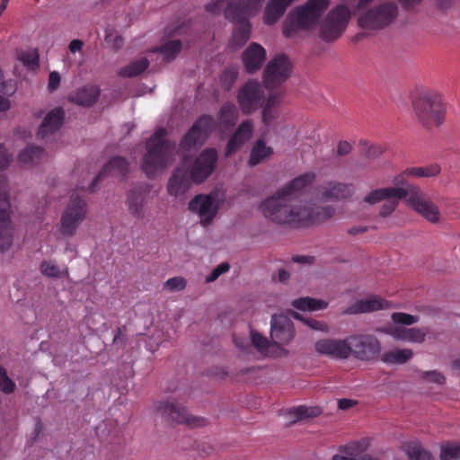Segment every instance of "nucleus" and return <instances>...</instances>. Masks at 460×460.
Wrapping results in <instances>:
<instances>
[{
  "label": "nucleus",
  "mask_w": 460,
  "mask_h": 460,
  "mask_svg": "<svg viewBox=\"0 0 460 460\" xmlns=\"http://www.w3.org/2000/svg\"><path fill=\"white\" fill-rule=\"evenodd\" d=\"M314 177V173L306 172L289 181L261 202L260 209L262 215L273 223L297 228L317 226L332 218L335 213L332 206L312 207L289 202L290 198L304 190Z\"/></svg>",
  "instance_id": "1"
},
{
  "label": "nucleus",
  "mask_w": 460,
  "mask_h": 460,
  "mask_svg": "<svg viewBox=\"0 0 460 460\" xmlns=\"http://www.w3.org/2000/svg\"><path fill=\"white\" fill-rule=\"evenodd\" d=\"M217 161V153L213 148L205 149L191 164L190 171L186 169L188 158L183 157L168 183V192L178 196L184 193L191 182L200 183L206 180L215 169Z\"/></svg>",
  "instance_id": "2"
},
{
  "label": "nucleus",
  "mask_w": 460,
  "mask_h": 460,
  "mask_svg": "<svg viewBox=\"0 0 460 460\" xmlns=\"http://www.w3.org/2000/svg\"><path fill=\"white\" fill-rule=\"evenodd\" d=\"M330 4L331 0H307L304 4L294 8L283 22V36L294 39L298 37L301 31L315 28Z\"/></svg>",
  "instance_id": "3"
},
{
  "label": "nucleus",
  "mask_w": 460,
  "mask_h": 460,
  "mask_svg": "<svg viewBox=\"0 0 460 460\" xmlns=\"http://www.w3.org/2000/svg\"><path fill=\"white\" fill-rule=\"evenodd\" d=\"M373 0H343L331 9L321 24L319 37L325 42L338 40L345 31L353 13L364 11Z\"/></svg>",
  "instance_id": "4"
},
{
  "label": "nucleus",
  "mask_w": 460,
  "mask_h": 460,
  "mask_svg": "<svg viewBox=\"0 0 460 460\" xmlns=\"http://www.w3.org/2000/svg\"><path fill=\"white\" fill-rule=\"evenodd\" d=\"M166 130L158 128L146 141V154L141 167L148 178H153L171 165L175 155V145L166 139Z\"/></svg>",
  "instance_id": "5"
},
{
  "label": "nucleus",
  "mask_w": 460,
  "mask_h": 460,
  "mask_svg": "<svg viewBox=\"0 0 460 460\" xmlns=\"http://www.w3.org/2000/svg\"><path fill=\"white\" fill-rule=\"evenodd\" d=\"M419 121L428 128L440 126L446 117V106L441 95L433 90L421 89L412 101Z\"/></svg>",
  "instance_id": "6"
},
{
  "label": "nucleus",
  "mask_w": 460,
  "mask_h": 460,
  "mask_svg": "<svg viewBox=\"0 0 460 460\" xmlns=\"http://www.w3.org/2000/svg\"><path fill=\"white\" fill-rule=\"evenodd\" d=\"M266 0H212L206 5L211 13L224 11L229 20H247L256 16Z\"/></svg>",
  "instance_id": "7"
},
{
  "label": "nucleus",
  "mask_w": 460,
  "mask_h": 460,
  "mask_svg": "<svg viewBox=\"0 0 460 460\" xmlns=\"http://www.w3.org/2000/svg\"><path fill=\"white\" fill-rule=\"evenodd\" d=\"M392 320L395 324L379 328L378 331L393 337L395 341H408L411 343H422L427 332L421 328H406L402 325H411L419 322V316L406 313H394Z\"/></svg>",
  "instance_id": "8"
},
{
  "label": "nucleus",
  "mask_w": 460,
  "mask_h": 460,
  "mask_svg": "<svg viewBox=\"0 0 460 460\" xmlns=\"http://www.w3.org/2000/svg\"><path fill=\"white\" fill-rule=\"evenodd\" d=\"M371 4L358 13V22L366 30H380L391 24L398 15L397 5L393 2L383 3L374 8Z\"/></svg>",
  "instance_id": "9"
},
{
  "label": "nucleus",
  "mask_w": 460,
  "mask_h": 460,
  "mask_svg": "<svg viewBox=\"0 0 460 460\" xmlns=\"http://www.w3.org/2000/svg\"><path fill=\"white\" fill-rule=\"evenodd\" d=\"M405 189L408 191L406 201L415 212L431 224L440 221L441 213L438 207L429 199L419 187L411 185Z\"/></svg>",
  "instance_id": "10"
},
{
  "label": "nucleus",
  "mask_w": 460,
  "mask_h": 460,
  "mask_svg": "<svg viewBox=\"0 0 460 460\" xmlns=\"http://www.w3.org/2000/svg\"><path fill=\"white\" fill-rule=\"evenodd\" d=\"M86 216V205L78 195H72L69 205L64 210L60 221V232L64 236L71 237Z\"/></svg>",
  "instance_id": "11"
},
{
  "label": "nucleus",
  "mask_w": 460,
  "mask_h": 460,
  "mask_svg": "<svg viewBox=\"0 0 460 460\" xmlns=\"http://www.w3.org/2000/svg\"><path fill=\"white\" fill-rule=\"evenodd\" d=\"M214 128L215 123L211 116H201L181 139V151L190 152L192 149H197L205 142Z\"/></svg>",
  "instance_id": "12"
},
{
  "label": "nucleus",
  "mask_w": 460,
  "mask_h": 460,
  "mask_svg": "<svg viewBox=\"0 0 460 460\" xmlns=\"http://www.w3.org/2000/svg\"><path fill=\"white\" fill-rule=\"evenodd\" d=\"M292 65L285 54L275 56L266 66L263 72V83L271 89L280 85L290 76Z\"/></svg>",
  "instance_id": "13"
},
{
  "label": "nucleus",
  "mask_w": 460,
  "mask_h": 460,
  "mask_svg": "<svg viewBox=\"0 0 460 460\" xmlns=\"http://www.w3.org/2000/svg\"><path fill=\"white\" fill-rule=\"evenodd\" d=\"M157 413L167 421L177 424L184 423L190 427H202L206 420L190 414L183 407L172 402H162L157 408Z\"/></svg>",
  "instance_id": "14"
},
{
  "label": "nucleus",
  "mask_w": 460,
  "mask_h": 460,
  "mask_svg": "<svg viewBox=\"0 0 460 460\" xmlns=\"http://www.w3.org/2000/svg\"><path fill=\"white\" fill-rule=\"evenodd\" d=\"M348 342L351 348V354L363 360L373 359L381 350L378 340L373 335L350 336Z\"/></svg>",
  "instance_id": "15"
},
{
  "label": "nucleus",
  "mask_w": 460,
  "mask_h": 460,
  "mask_svg": "<svg viewBox=\"0 0 460 460\" xmlns=\"http://www.w3.org/2000/svg\"><path fill=\"white\" fill-rule=\"evenodd\" d=\"M220 199L216 194L198 195L190 203L189 209L197 213L203 225L208 224L216 216L219 206Z\"/></svg>",
  "instance_id": "16"
},
{
  "label": "nucleus",
  "mask_w": 460,
  "mask_h": 460,
  "mask_svg": "<svg viewBox=\"0 0 460 460\" xmlns=\"http://www.w3.org/2000/svg\"><path fill=\"white\" fill-rule=\"evenodd\" d=\"M292 321L286 315H273L270 321V338L277 347L288 345L295 338Z\"/></svg>",
  "instance_id": "17"
},
{
  "label": "nucleus",
  "mask_w": 460,
  "mask_h": 460,
  "mask_svg": "<svg viewBox=\"0 0 460 460\" xmlns=\"http://www.w3.org/2000/svg\"><path fill=\"white\" fill-rule=\"evenodd\" d=\"M11 204L5 190H0V252L7 251L13 243Z\"/></svg>",
  "instance_id": "18"
},
{
  "label": "nucleus",
  "mask_w": 460,
  "mask_h": 460,
  "mask_svg": "<svg viewBox=\"0 0 460 460\" xmlns=\"http://www.w3.org/2000/svg\"><path fill=\"white\" fill-rule=\"evenodd\" d=\"M263 91L259 82L251 80L239 91L238 103L244 114H250L261 105Z\"/></svg>",
  "instance_id": "19"
},
{
  "label": "nucleus",
  "mask_w": 460,
  "mask_h": 460,
  "mask_svg": "<svg viewBox=\"0 0 460 460\" xmlns=\"http://www.w3.org/2000/svg\"><path fill=\"white\" fill-rule=\"evenodd\" d=\"M315 351L323 356L333 358H348L351 355V348L345 340L323 339L314 343Z\"/></svg>",
  "instance_id": "20"
},
{
  "label": "nucleus",
  "mask_w": 460,
  "mask_h": 460,
  "mask_svg": "<svg viewBox=\"0 0 460 460\" xmlns=\"http://www.w3.org/2000/svg\"><path fill=\"white\" fill-rule=\"evenodd\" d=\"M266 49L257 42H252L242 54V61L247 73L261 69L266 60Z\"/></svg>",
  "instance_id": "21"
},
{
  "label": "nucleus",
  "mask_w": 460,
  "mask_h": 460,
  "mask_svg": "<svg viewBox=\"0 0 460 460\" xmlns=\"http://www.w3.org/2000/svg\"><path fill=\"white\" fill-rule=\"evenodd\" d=\"M353 192L351 184L338 181H328L318 188V197L324 201L348 199Z\"/></svg>",
  "instance_id": "22"
},
{
  "label": "nucleus",
  "mask_w": 460,
  "mask_h": 460,
  "mask_svg": "<svg viewBox=\"0 0 460 460\" xmlns=\"http://www.w3.org/2000/svg\"><path fill=\"white\" fill-rule=\"evenodd\" d=\"M390 303L377 296H369L364 299L356 301L352 305L343 311L345 314H356L370 313L376 310L389 308Z\"/></svg>",
  "instance_id": "23"
},
{
  "label": "nucleus",
  "mask_w": 460,
  "mask_h": 460,
  "mask_svg": "<svg viewBox=\"0 0 460 460\" xmlns=\"http://www.w3.org/2000/svg\"><path fill=\"white\" fill-rule=\"evenodd\" d=\"M294 0H268L263 10V22L266 25L275 24L286 13L287 8Z\"/></svg>",
  "instance_id": "24"
},
{
  "label": "nucleus",
  "mask_w": 460,
  "mask_h": 460,
  "mask_svg": "<svg viewBox=\"0 0 460 460\" xmlns=\"http://www.w3.org/2000/svg\"><path fill=\"white\" fill-rule=\"evenodd\" d=\"M64 115L65 112L61 108H56L50 111L40 126L38 136L44 138L49 134L58 130L63 124Z\"/></svg>",
  "instance_id": "25"
},
{
  "label": "nucleus",
  "mask_w": 460,
  "mask_h": 460,
  "mask_svg": "<svg viewBox=\"0 0 460 460\" xmlns=\"http://www.w3.org/2000/svg\"><path fill=\"white\" fill-rule=\"evenodd\" d=\"M253 125L252 121L246 120L243 122L234 136L229 140L226 146V155H230L238 150L252 137Z\"/></svg>",
  "instance_id": "26"
},
{
  "label": "nucleus",
  "mask_w": 460,
  "mask_h": 460,
  "mask_svg": "<svg viewBox=\"0 0 460 460\" xmlns=\"http://www.w3.org/2000/svg\"><path fill=\"white\" fill-rule=\"evenodd\" d=\"M236 23L231 40L229 48L235 50L243 47L250 39L252 25L247 20H232Z\"/></svg>",
  "instance_id": "27"
},
{
  "label": "nucleus",
  "mask_w": 460,
  "mask_h": 460,
  "mask_svg": "<svg viewBox=\"0 0 460 460\" xmlns=\"http://www.w3.org/2000/svg\"><path fill=\"white\" fill-rule=\"evenodd\" d=\"M100 89L95 85H85L69 96V100L80 106H91L98 99Z\"/></svg>",
  "instance_id": "28"
},
{
  "label": "nucleus",
  "mask_w": 460,
  "mask_h": 460,
  "mask_svg": "<svg viewBox=\"0 0 460 460\" xmlns=\"http://www.w3.org/2000/svg\"><path fill=\"white\" fill-rule=\"evenodd\" d=\"M407 190L405 188L400 187H389V188H381L372 190L368 193L365 198V202L374 205L384 200L386 198L391 197H399V198H406L407 197Z\"/></svg>",
  "instance_id": "29"
},
{
  "label": "nucleus",
  "mask_w": 460,
  "mask_h": 460,
  "mask_svg": "<svg viewBox=\"0 0 460 460\" xmlns=\"http://www.w3.org/2000/svg\"><path fill=\"white\" fill-rule=\"evenodd\" d=\"M128 169V164L124 158L113 157L103 166L99 175L93 181L92 185L93 187L102 177L108 174L125 175Z\"/></svg>",
  "instance_id": "30"
},
{
  "label": "nucleus",
  "mask_w": 460,
  "mask_h": 460,
  "mask_svg": "<svg viewBox=\"0 0 460 460\" xmlns=\"http://www.w3.org/2000/svg\"><path fill=\"white\" fill-rule=\"evenodd\" d=\"M127 204L128 212L133 217L143 219L146 217V199L144 194L137 192L128 193Z\"/></svg>",
  "instance_id": "31"
},
{
  "label": "nucleus",
  "mask_w": 460,
  "mask_h": 460,
  "mask_svg": "<svg viewBox=\"0 0 460 460\" xmlns=\"http://www.w3.org/2000/svg\"><path fill=\"white\" fill-rule=\"evenodd\" d=\"M272 154V147L266 146L263 140L259 139L254 143L252 148L249 164L251 166H255L264 160L270 158Z\"/></svg>",
  "instance_id": "32"
},
{
  "label": "nucleus",
  "mask_w": 460,
  "mask_h": 460,
  "mask_svg": "<svg viewBox=\"0 0 460 460\" xmlns=\"http://www.w3.org/2000/svg\"><path fill=\"white\" fill-rule=\"evenodd\" d=\"M412 357L413 351L411 349H395L383 353L381 359L386 364L402 365L409 361Z\"/></svg>",
  "instance_id": "33"
},
{
  "label": "nucleus",
  "mask_w": 460,
  "mask_h": 460,
  "mask_svg": "<svg viewBox=\"0 0 460 460\" xmlns=\"http://www.w3.org/2000/svg\"><path fill=\"white\" fill-rule=\"evenodd\" d=\"M238 117V111L234 104L227 102L225 103L219 113V127L225 132L226 129L232 128Z\"/></svg>",
  "instance_id": "34"
},
{
  "label": "nucleus",
  "mask_w": 460,
  "mask_h": 460,
  "mask_svg": "<svg viewBox=\"0 0 460 460\" xmlns=\"http://www.w3.org/2000/svg\"><path fill=\"white\" fill-rule=\"evenodd\" d=\"M292 306L301 311H318L325 309L328 303L322 299H315L309 296L295 299L291 303Z\"/></svg>",
  "instance_id": "35"
},
{
  "label": "nucleus",
  "mask_w": 460,
  "mask_h": 460,
  "mask_svg": "<svg viewBox=\"0 0 460 460\" xmlns=\"http://www.w3.org/2000/svg\"><path fill=\"white\" fill-rule=\"evenodd\" d=\"M322 411V409L318 406L301 405L288 410V415L290 419L296 422L302 420L315 418L319 416Z\"/></svg>",
  "instance_id": "36"
},
{
  "label": "nucleus",
  "mask_w": 460,
  "mask_h": 460,
  "mask_svg": "<svg viewBox=\"0 0 460 460\" xmlns=\"http://www.w3.org/2000/svg\"><path fill=\"white\" fill-rule=\"evenodd\" d=\"M440 172L441 166L438 164L406 168V173L411 176V178L436 177L440 173Z\"/></svg>",
  "instance_id": "37"
},
{
  "label": "nucleus",
  "mask_w": 460,
  "mask_h": 460,
  "mask_svg": "<svg viewBox=\"0 0 460 460\" xmlns=\"http://www.w3.org/2000/svg\"><path fill=\"white\" fill-rule=\"evenodd\" d=\"M44 151L37 146H29L19 154L18 162L22 165L35 164L43 159Z\"/></svg>",
  "instance_id": "38"
},
{
  "label": "nucleus",
  "mask_w": 460,
  "mask_h": 460,
  "mask_svg": "<svg viewBox=\"0 0 460 460\" xmlns=\"http://www.w3.org/2000/svg\"><path fill=\"white\" fill-rule=\"evenodd\" d=\"M149 66V61L146 58H141L122 67L119 75L122 77H134L143 73Z\"/></svg>",
  "instance_id": "39"
},
{
  "label": "nucleus",
  "mask_w": 460,
  "mask_h": 460,
  "mask_svg": "<svg viewBox=\"0 0 460 460\" xmlns=\"http://www.w3.org/2000/svg\"><path fill=\"white\" fill-rule=\"evenodd\" d=\"M251 342L253 348L263 356H270V349L275 346L272 341L270 342L266 337L261 333L251 330L250 332Z\"/></svg>",
  "instance_id": "40"
},
{
  "label": "nucleus",
  "mask_w": 460,
  "mask_h": 460,
  "mask_svg": "<svg viewBox=\"0 0 460 460\" xmlns=\"http://www.w3.org/2000/svg\"><path fill=\"white\" fill-rule=\"evenodd\" d=\"M16 57L28 68H35L39 66V53L34 49H18Z\"/></svg>",
  "instance_id": "41"
},
{
  "label": "nucleus",
  "mask_w": 460,
  "mask_h": 460,
  "mask_svg": "<svg viewBox=\"0 0 460 460\" xmlns=\"http://www.w3.org/2000/svg\"><path fill=\"white\" fill-rule=\"evenodd\" d=\"M404 450L410 460H432L430 453L418 442L408 443Z\"/></svg>",
  "instance_id": "42"
},
{
  "label": "nucleus",
  "mask_w": 460,
  "mask_h": 460,
  "mask_svg": "<svg viewBox=\"0 0 460 460\" xmlns=\"http://www.w3.org/2000/svg\"><path fill=\"white\" fill-rule=\"evenodd\" d=\"M40 270L42 275L49 278H60L68 274L67 269L61 270L57 263L52 261H43L40 265Z\"/></svg>",
  "instance_id": "43"
},
{
  "label": "nucleus",
  "mask_w": 460,
  "mask_h": 460,
  "mask_svg": "<svg viewBox=\"0 0 460 460\" xmlns=\"http://www.w3.org/2000/svg\"><path fill=\"white\" fill-rule=\"evenodd\" d=\"M460 459V444L457 442H447L440 447V460Z\"/></svg>",
  "instance_id": "44"
},
{
  "label": "nucleus",
  "mask_w": 460,
  "mask_h": 460,
  "mask_svg": "<svg viewBox=\"0 0 460 460\" xmlns=\"http://www.w3.org/2000/svg\"><path fill=\"white\" fill-rule=\"evenodd\" d=\"M181 49V43L178 40H172L164 43L160 49L159 51L164 57V59L166 61H170L175 58L178 53Z\"/></svg>",
  "instance_id": "45"
},
{
  "label": "nucleus",
  "mask_w": 460,
  "mask_h": 460,
  "mask_svg": "<svg viewBox=\"0 0 460 460\" xmlns=\"http://www.w3.org/2000/svg\"><path fill=\"white\" fill-rule=\"evenodd\" d=\"M11 162V155H8L6 149L0 146V171H3L8 167ZM6 190V179L0 174V190Z\"/></svg>",
  "instance_id": "46"
},
{
  "label": "nucleus",
  "mask_w": 460,
  "mask_h": 460,
  "mask_svg": "<svg viewBox=\"0 0 460 460\" xmlns=\"http://www.w3.org/2000/svg\"><path fill=\"white\" fill-rule=\"evenodd\" d=\"M15 383L8 376L6 370L0 366V391L12 394L15 389Z\"/></svg>",
  "instance_id": "47"
},
{
  "label": "nucleus",
  "mask_w": 460,
  "mask_h": 460,
  "mask_svg": "<svg viewBox=\"0 0 460 460\" xmlns=\"http://www.w3.org/2000/svg\"><path fill=\"white\" fill-rule=\"evenodd\" d=\"M402 198L399 197H391L385 199V202L382 205V208L379 211V215L382 217H386L390 216L397 208L399 200Z\"/></svg>",
  "instance_id": "48"
},
{
  "label": "nucleus",
  "mask_w": 460,
  "mask_h": 460,
  "mask_svg": "<svg viewBox=\"0 0 460 460\" xmlns=\"http://www.w3.org/2000/svg\"><path fill=\"white\" fill-rule=\"evenodd\" d=\"M294 317L297 320L304 322L306 325H308L313 330L320 331L323 332H327L329 331V327H328L327 323L324 322L317 321L314 319L304 318L297 313H294Z\"/></svg>",
  "instance_id": "49"
},
{
  "label": "nucleus",
  "mask_w": 460,
  "mask_h": 460,
  "mask_svg": "<svg viewBox=\"0 0 460 460\" xmlns=\"http://www.w3.org/2000/svg\"><path fill=\"white\" fill-rule=\"evenodd\" d=\"M420 377L428 383H433L436 385H442L446 382V378L440 372L436 370L421 372Z\"/></svg>",
  "instance_id": "50"
},
{
  "label": "nucleus",
  "mask_w": 460,
  "mask_h": 460,
  "mask_svg": "<svg viewBox=\"0 0 460 460\" xmlns=\"http://www.w3.org/2000/svg\"><path fill=\"white\" fill-rule=\"evenodd\" d=\"M280 116L279 109L263 108L262 122L266 127L271 126Z\"/></svg>",
  "instance_id": "51"
},
{
  "label": "nucleus",
  "mask_w": 460,
  "mask_h": 460,
  "mask_svg": "<svg viewBox=\"0 0 460 460\" xmlns=\"http://www.w3.org/2000/svg\"><path fill=\"white\" fill-rule=\"evenodd\" d=\"M186 287V280L182 277H174L164 282V288L169 291H180Z\"/></svg>",
  "instance_id": "52"
},
{
  "label": "nucleus",
  "mask_w": 460,
  "mask_h": 460,
  "mask_svg": "<svg viewBox=\"0 0 460 460\" xmlns=\"http://www.w3.org/2000/svg\"><path fill=\"white\" fill-rule=\"evenodd\" d=\"M283 99L284 93L282 92L270 93L266 99L263 108L279 109Z\"/></svg>",
  "instance_id": "53"
},
{
  "label": "nucleus",
  "mask_w": 460,
  "mask_h": 460,
  "mask_svg": "<svg viewBox=\"0 0 460 460\" xmlns=\"http://www.w3.org/2000/svg\"><path fill=\"white\" fill-rule=\"evenodd\" d=\"M230 266L228 263L224 262L219 264L217 268H215L212 272L206 277V282H213L215 281L220 275L226 273L229 270Z\"/></svg>",
  "instance_id": "54"
},
{
  "label": "nucleus",
  "mask_w": 460,
  "mask_h": 460,
  "mask_svg": "<svg viewBox=\"0 0 460 460\" xmlns=\"http://www.w3.org/2000/svg\"><path fill=\"white\" fill-rule=\"evenodd\" d=\"M60 84V75L58 72L53 71L49 74V82H48V89L49 92L56 91Z\"/></svg>",
  "instance_id": "55"
},
{
  "label": "nucleus",
  "mask_w": 460,
  "mask_h": 460,
  "mask_svg": "<svg viewBox=\"0 0 460 460\" xmlns=\"http://www.w3.org/2000/svg\"><path fill=\"white\" fill-rule=\"evenodd\" d=\"M409 178H411V176L406 173L405 169L401 173L394 176L393 182L400 188H407L408 186H410L409 184H407V181Z\"/></svg>",
  "instance_id": "56"
},
{
  "label": "nucleus",
  "mask_w": 460,
  "mask_h": 460,
  "mask_svg": "<svg viewBox=\"0 0 460 460\" xmlns=\"http://www.w3.org/2000/svg\"><path fill=\"white\" fill-rule=\"evenodd\" d=\"M238 70L236 67H230L226 69L222 75V81L226 82L229 79V85L237 78Z\"/></svg>",
  "instance_id": "57"
},
{
  "label": "nucleus",
  "mask_w": 460,
  "mask_h": 460,
  "mask_svg": "<svg viewBox=\"0 0 460 460\" xmlns=\"http://www.w3.org/2000/svg\"><path fill=\"white\" fill-rule=\"evenodd\" d=\"M351 150V145L347 141H341L337 146V153L339 155H346Z\"/></svg>",
  "instance_id": "58"
},
{
  "label": "nucleus",
  "mask_w": 460,
  "mask_h": 460,
  "mask_svg": "<svg viewBox=\"0 0 460 460\" xmlns=\"http://www.w3.org/2000/svg\"><path fill=\"white\" fill-rule=\"evenodd\" d=\"M293 261L295 262H298V263L312 264L314 261V257L300 255V256L293 257Z\"/></svg>",
  "instance_id": "59"
},
{
  "label": "nucleus",
  "mask_w": 460,
  "mask_h": 460,
  "mask_svg": "<svg viewBox=\"0 0 460 460\" xmlns=\"http://www.w3.org/2000/svg\"><path fill=\"white\" fill-rule=\"evenodd\" d=\"M83 41L80 40H73L70 43H69V50L72 52V53H75L77 51H80L83 48Z\"/></svg>",
  "instance_id": "60"
},
{
  "label": "nucleus",
  "mask_w": 460,
  "mask_h": 460,
  "mask_svg": "<svg viewBox=\"0 0 460 460\" xmlns=\"http://www.w3.org/2000/svg\"><path fill=\"white\" fill-rule=\"evenodd\" d=\"M356 404V402L350 399H341L338 402L339 408L341 410H347Z\"/></svg>",
  "instance_id": "61"
},
{
  "label": "nucleus",
  "mask_w": 460,
  "mask_h": 460,
  "mask_svg": "<svg viewBox=\"0 0 460 460\" xmlns=\"http://www.w3.org/2000/svg\"><path fill=\"white\" fill-rule=\"evenodd\" d=\"M383 153L381 146H371L368 150V155L372 156H377Z\"/></svg>",
  "instance_id": "62"
},
{
  "label": "nucleus",
  "mask_w": 460,
  "mask_h": 460,
  "mask_svg": "<svg viewBox=\"0 0 460 460\" xmlns=\"http://www.w3.org/2000/svg\"><path fill=\"white\" fill-rule=\"evenodd\" d=\"M366 231H367V227H365V226H354L349 229V233L351 234H358L364 233Z\"/></svg>",
  "instance_id": "63"
},
{
  "label": "nucleus",
  "mask_w": 460,
  "mask_h": 460,
  "mask_svg": "<svg viewBox=\"0 0 460 460\" xmlns=\"http://www.w3.org/2000/svg\"><path fill=\"white\" fill-rule=\"evenodd\" d=\"M289 278V273L285 270H281L279 271V281L281 282H285Z\"/></svg>",
  "instance_id": "64"
}]
</instances>
